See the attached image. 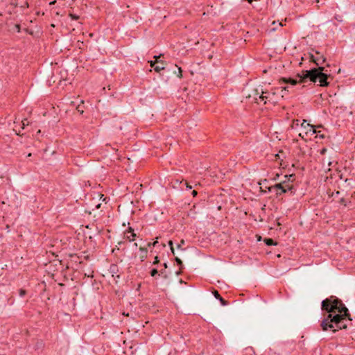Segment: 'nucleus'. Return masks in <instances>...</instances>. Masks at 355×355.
I'll list each match as a JSON object with an SVG mask.
<instances>
[{
	"label": "nucleus",
	"instance_id": "obj_1",
	"mask_svg": "<svg viewBox=\"0 0 355 355\" xmlns=\"http://www.w3.org/2000/svg\"><path fill=\"white\" fill-rule=\"evenodd\" d=\"M324 67H323L313 68L309 70H303L301 73L297 74L296 76L299 78L298 80L292 78H282L279 80V83L295 85L297 83H306L307 80H310L312 83L318 81L320 87H327L329 85L328 78L331 76L324 73Z\"/></svg>",
	"mask_w": 355,
	"mask_h": 355
},
{
	"label": "nucleus",
	"instance_id": "obj_31",
	"mask_svg": "<svg viewBox=\"0 0 355 355\" xmlns=\"http://www.w3.org/2000/svg\"><path fill=\"white\" fill-rule=\"evenodd\" d=\"M70 16L73 19H78V17L77 15H76L70 14Z\"/></svg>",
	"mask_w": 355,
	"mask_h": 355
},
{
	"label": "nucleus",
	"instance_id": "obj_4",
	"mask_svg": "<svg viewBox=\"0 0 355 355\" xmlns=\"http://www.w3.org/2000/svg\"><path fill=\"white\" fill-rule=\"evenodd\" d=\"M279 88H272L270 91L263 90V95L261 98V102H263L264 104H266L268 102L271 104H275L278 102L279 95L277 94V91Z\"/></svg>",
	"mask_w": 355,
	"mask_h": 355
},
{
	"label": "nucleus",
	"instance_id": "obj_43",
	"mask_svg": "<svg viewBox=\"0 0 355 355\" xmlns=\"http://www.w3.org/2000/svg\"><path fill=\"white\" fill-rule=\"evenodd\" d=\"M300 137H301L302 138H304V136L302 135V133H300L299 134Z\"/></svg>",
	"mask_w": 355,
	"mask_h": 355
},
{
	"label": "nucleus",
	"instance_id": "obj_23",
	"mask_svg": "<svg viewBox=\"0 0 355 355\" xmlns=\"http://www.w3.org/2000/svg\"><path fill=\"white\" fill-rule=\"evenodd\" d=\"M157 243H158V241H154L153 243H148V247L155 246V245H157Z\"/></svg>",
	"mask_w": 355,
	"mask_h": 355
},
{
	"label": "nucleus",
	"instance_id": "obj_8",
	"mask_svg": "<svg viewBox=\"0 0 355 355\" xmlns=\"http://www.w3.org/2000/svg\"><path fill=\"white\" fill-rule=\"evenodd\" d=\"M294 177H295V175L294 174H291L290 175H285L284 178H285V180L286 181V184H283V188L285 189L286 190V193L288 191H291L292 189H293V186L290 185L288 182L291 180V179L292 178V181L294 180Z\"/></svg>",
	"mask_w": 355,
	"mask_h": 355
},
{
	"label": "nucleus",
	"instance_id": "obj_34",
	"mask_svg": "<svg viewBox=\"0 0 355 355\" xmlns=\"http://www.w3.org/2000/svg\"><path fill=\"white\" fill-rule=\"evenodd\" d=\"M185 184L187 185V188L188 189H192V187H191V186H190V185H189V184H188V183H187V182H185Z\"/></svg>",
	"mask_w": 355,
	"mask_h": 355
},
{
	"label": "nucleus",
	"instance_id": "obj_41",
	"mask_svg": "<svg viewBox=\"0 0 355 355\" xmlns=\"http://www.w3.org/2000/svg\"><path fill=\"white\" fill-rule=\"evenodd\" d=\"M55 3V1H53L51 2L50 4L52 5V4H54Z\"/></svg>",
	"mask_w": 355,
	"mask_h": 355
},
{
	"label": "nucleus",
	"instance_id": "obj_22",
	"mask_svg": "<svg viewBox=\"0 0 355 355\" xmlns=\"http://www.w3.org/2000/svg\"><path fill=\"white\" fill-rule=\"evenodd\" d=\"M26 294V291L25 290H24V289L19 290V295L21 297H24Z\"/></svg>",
	"mask_w": 355,
	"mask_h": 355
},
{
	"label": "nucleus",
	"instance_id": "obj_9",
	"mask_svg": "<svg viewBox=\"0 0 355 355\" xmlns=\"http://www.w3.org/2000/svg\"><path fill=\"white\" fill-rule=\"evenodd\" d=\"M321 58H322V62H320L319 58H315L313 54L310 53V60L312 62H313L314 63H315L316 65L318 66V67H320V65L322 64L326 60V58L324 57L323 55H321Z\"/></svg>",
	"mask_w": 355,
	"mask_h": 355
},
{
	"label": "nucleus",
	"instance_id": "obj_6",
	"mask_svg": "<svg viewBox=\"0 0 355 355\" xmlns=\"http://www.w3.org/2000/svg\"><path fill=\"white\" fill-rule=\"evenodd\" d=\"M286 184V181H282L280 183L276 184L274 186L268 187V191L270 192H275L276 196H281L282 193H286L285 189L283 188V184Z\"/></svg>",
	"mask_w": 355,
	"mask_h": 355
},
{
	"label": "nucleus",
	"instance_id": "obj_28",
	"mask_svg": "<svg viewBox=\"0 0 355 355\" xmlns=\"http://www.w3.org/2000/svg\"><path fill=\"white\" fill-rule=\"evenodd\" d=\"M315 53L316 54L319 55V56H318V57H317L316 58H319V59H320V62H322V58H321V55H320V53L319 51H315Z\"/></svg>",
	"mask_w": 355,
	"mask_h": 355
},
{
	"label": "nucleus",
	"instance_id": "obj_2",
	"mask_svg": "<svg viewBox=\"0 0 355 355\" xmlns=\"http://www.w3.org/2000/svg\"><path fill=\"white\" fill-rule=\"evenodd\" d=\"M342 310L340 311V314H328L327 317L324 318L320 324L322 329L323 331H327L331 329L334 332H336L338 329H345L347 327L345 321L352 320L350 318V314L348 312L347 307H342Z\"/></svg>",
	"mask_w": 355,
	"mask_h": 355
},
{
	"label": "nucleus",
	"instance_id": "obj_42",
	"mask_svg": "<svg viewBox=\"0 0 355 355\" xmlns=\"http://www.w3.org/2000/svg\"><path fill=\"white\" fill-rule=\"evenodd\" d=\"M134 246H135V248H137V243H134Z\"/></svg>",
	"mask_w": 355,
	"mask_h": 355
},
{
	"label": "nucleus",
	"instance_id": "obj_13",
	"mask_svg": "<svg viewBox=\"0 0 355 355\" xmlns=\"http://www.w3.org/2000/svg\"><path fill=\"white\" fill-rule=\"evenodd\" d=\"M163 269H161L159 272V275H163L164 278H167L168 276L165 273V270L168 268V265L166 263H163Z\"/></svg>",
	"mask_w": 355,
	"mask_h": 355
},
{
	"label": "nucleus",
	"instance_id": "obj_7",
	"mask_svg": "<svg viewBox=\"0 0 355 355\" xmlns=\"http://www.w3.org/2000/svg\"><path fill=\"white\" fill-rule=\"evenodd\" d=\"M109 272L112 274V277L116 278L120 277L119 268L116 264H111L109 268Z\"/></svg>",
	"mask_w": 355,
	"mask_h": 355
},
{
	"label": "nucleus",
	"instance_id": "obj_29",
	"mask_svg": "<svg viewBox=\"0 0 355 355\" xmlns=\"http://www.w3.org/2000/svg\"><path fill=\"white\" fill-rule=\"evenodd\" d=\"M326 152H327V148H322V149L320 150V153L321 155H324V154L326 153Z\"/></svg>",
	"mask_w": 355,
	"mask_h": 355
},
{
	"label": "nucleus",
	"instance_id": "obj_24",
	"mask_svg": "<svg viewBox=\"0 0 355 355\" xmlns=\"http://www.w3.org/2000/svg\"><path fill=\"white\" fill-rule=\"evenodd\" d=\"M182 69L180 67H178V76L181 78L182 77Z\"/></svg>",
	"mask_w": 355,
	"mask_h": 355
},
{
	"label": "nucleus",
	"instance_id": "obj_40",
	"mask_svg": "<svg viewBox=\"0 0 355 355\" xmlns=\"http://www.w3.org/2000/svg\"><path fill=\"white\" fill-rule=\"evenodd\" d=\"M315 2H316L317 3H320V0H315Z\"/></svg>",
	"mask_w": 355,
	"mask_h": 355
},
{
	"label": "nucleus",
	"instance_id": "obj_36",
	"mask_svg": "<svg viewBox=\"0 0 355 355\" xmlns=\"http://www.w3.org/2000/svg\"><path fill=\"white\" fill-rule=\"evenodd\" d=\"M181 270H180H180H179V271H178V272H176V274H177L178 275H180V274L182 273V271H181Z\"/></svg>",
	"mask_w": 355,
	"mask_h": 355
},
{
	"label": "nucleus",
	"instance_id": "obj_27",
	"mask_svg": "<svg viewBox=\"0 0 355 355\" xmlns=\"http://www.w3.org/2000/svg\"><path fill=\"white\" fill-rule=\"evenodd\" d=\"M21 122H22V125H23V127H22V128H24V126H25L26 125H28V120H27V119H24V120H23Z\"/></svg>",
	"mask_w": 355,
	"mask_h": 355
},
{
	"label": "nucleus",
	"instance_id": "obj_16",
	"mask_svg": "<svg viewBox=\"0 0 355 355\" xmlns=\"http://www.w3.org/2000/svg\"><path fill=\"white\" fill-rule=\"evenodd\" d=\"M264 242L267 245H277V243H275L274 241V240L272 239H270V238H268V239H264Z\"/></svg>",
	"mask_w": 355,
	"mask_h": 355
},
{
	"label": "nucleus",
	"instance_id": "obj_21",
	"mask_svg": "<svg viewBox=\"0 0 355 355\" xmlns=\"http://www.w3.org/2000/svg\"><path fill=\"white\" fill-rule=\"evenodd\" d=\"M168 245L171 247V250L172 253L173 254H175V251H174V248H173V241H168Z\"/></svg>",
	"mask_w": 355,
	"mask_h": 355
},
{
	"label": "nucleus",
	"instance_id": "obj_5",
	"mask_svg": "<svg viewBox=\"0 0 355 355\" xmlns=\"http://www.w3.org/2000/svg\"><path fill=\"white\" fill-rule=\"evenodd\" d=\"M263 89L261 87L252 89V91L246 96L248 98H252L254 102L259 103L261 102V98L263 95Z\"/></svg>",
	"mask_w": 355,
	"mask_h": 355
},
{
	"label": "nucleus",
	"instance_id": "obj_20",
	"mask_svg": "<svg viewBox=\"0 0 355 355\" xmlns=\"http://www.w3.org/2000/svg\"><path fill=\"white\" fill-rule=\"evenodd\" d=\"M159 263V258L158 257V256H155L154 261L153 262V264L156 265V264H158Z\"/></svg>",
	"mask_w": 355,
	"mask_h": 355
},
{
	"label": "nucleus",
	"instance_id": "obj_39",
	"mask_svg": "<svg viewBox=\"0 0 355 355\" xmlns=\"http://www.w3.org/2000/svg\"><path fill=\"white\" fill-rule=\"evenodd\" d=\"M319 137H320V138H322V139H323V138L324 137V135H319Z\"/></svg>",
	"mask_w": 355,
	"mask_h": 355
},
{
	"label": "nucleus",
	"instance_id": "obj_35",
	"mask_svg": "<svg viewBox=\"0 0 355 355\" xmlns=\"http://www.w3.org/2000/svg\"><path fill=\"white\" fill-rule=\"evenodd\" d=\"M293 123H296V125H298L299 120H298V119L295 120V121H293Z\"/></svg>",
	"mask_w": 355,
	"mask_h": 355
},
{
	"label": "nucleus",
	"instance_id": "obj_3",
	"mask_svg": "<svg viewBox=\"0 0 355 355\" xmlns=\"http://www.w3.org/2000/svg\"><path fill=\"white\" fill-rule=\"evenodd\" d=\"M322 309L327 311L329 314L334 313L336 311L340 313L342 307H346L342 301L334 296H331L322 301Z\"/></svg>",
	"mask_w": 355,
	"mask_h": 355
},
{
	"label": "nucleus",
	"instance_id": "obj_37",
	"mask_svg": "<svg viewBox=\"0 0 355 355\" xmlns=\"http://www.w3.org/2000/svg\"><path fill=\"white\" fill-rule=\"evenodd\" d=\"M336 20L339 21H341V19H340V17H335Z\"/></svg>",
	"mask_w": 355,
	"mask_h": 355
},
{
	"label": "nucleus",
	"instance_id": "obj_45",
	"mask_svg": "<svg viewBox=\"0 0 355 355\" xmlns=\"http://www.w3.org/2000/svg\"><path fill=\"white\" fill-rule=\"evenodd\" d=\"M31 153H29V154L28 155V157H31Z\"/></svg>",
	"mask_w": 355,
	"mask_h": 355
},
{
	"label": "nucleus",
	"instance_id": "obj_33",
	"mask_svg": "<svg viewBox=\"0 0 355 355\" xmlns=\"http://www.w3.org/2000/svg\"><path fill=\"white\" fill-rule=\"evenodd\" d=\"M197 194H198V192H197L196 190H193V191H192V196H193V197L196 196H197Z\"/></svg>",
	"mask_w": 355,
	"mask_h": 355
},
{
	"label": "nucleus",
	"instance_id": "obj_44",
	"mask_svg": "<svg viewBox=\"0 0 355 355\" xmlns=\"http://www.w3.org/2000/svg\"><path fill=\"white\" fill-rule=\"evenodd\" d=\"M343 202H344V199H343V198H342V199L340 200V202H342V203H343Z\"/></svg>",
	"mask_w": 355,
	"mask_h": 355
},
{
	"label": "nucleus",
	"instance_id": "obj_14",
	"mask_svg": "<svg viewBox=\"0 0 355 355\" xmlns=\"http://www.w3.org/2000/svg\"><path fill=\"white\" fill-rule=\"evenodd\" d=\"M159 63L160 64L155 65V67H154V70L156 72H159L161 70H163L165 68L164 64L162 62L159 61Z\"/></svg>",
	"mask_w": 355,
	"mask_h": 355
},
{
	"label": "nucleus",
	"instance_id": "obj_26",
	"mask_svg": "<svg viewBox=\"0 0 355 355\" xmlns=\"http://www.w3.org/2000/svg\"><path fill=\"white\" fill-rule=\"evenodd\" d=\"M132 232H134V230L132 227H129L128 230L125 232V234H127L128 233L132 234Z\"/></svg>",
	"mask_w": 355,
	"mask_h": 355
},
{
	"label": "nucleus",
	"instance_id": "obj_30",
	"mask_svg": "<svg viewBox=\"0 0 355 355\" xmlns=\"http://www.w3.org/2000/svg\"><path fill=\"white\" fill-rule=\"evenodd\" d=\"M184 244V241L183 239L181 240L180 243L178 245V248H181V245Z\"/></svg>",
	"mask_w": 355,
	"mask_h": 355
},
{
	"label": "nucleus",
	"instance_id": "obj_46",
	"mask_svg": "<svg viewBox=\"0 0 355 355\" xmlns=\"http://www.w3.org/2000/svg\"><path fill=\"white\" fill-rule=\"evenodd\" d=\"M284 94H282L281 95V97H284Z\"/></svg>",
	"mask_w": 355,
	"mask_h": 355
},
{
	"label": "nucleus",
	"instance_id": "obj_17",
	"mask_svg": "<svg viewBox=\"0 0 355 355\" xmlns=\"http://www.w3.org/2000/svg\"><path fill=\"white\" fill-rule=\"evenodd\" d=\"M159 272L158 271V270L157 268H153L150 271V275L153 277H155L157 275H159Z\"/></svg>",
	"mask_w": 355,
	"mask_h": 355
},
{
	"label": "nucleus",
	"instance_id": "obj_38",
	"mask_svg": "<svg viewBox=\"0 0 355 355\" xmlns=\"http://www.w3.org/2000/svg\"><path fill=\"white\" fill-rule=\"evenodd\" d=\"M336 20L339 21H341V19H340V17H335Z\"/></svg>",
	"mask_w": 355,
	"mask_h": 355
},
{
	"label": "nucleus",
	"instance_id": "obj_25",
	"mask_svg": "<svg viewBox=\"0 0 355 355\" xmlns=\"http://www.w3.org/2000/svg\"><path fill=\"white\" fill-rule=\"evenodd\" d=\"M288 88L289 87L288 86H286V87H281V92H284L286 91H288Z\"/></svg>",
	"mask_w": 355,
	"mask_h": 355
},
{
	"label": "nucleus",
	"instance_id": "obj_32",
	"mask_svg": "<svg viewBox=\"0 0 355 355\" xmlns=\"http://www.w3.org/2000/svg\"><path fill=\"white\" fill-rule=\"evenodd\" d=\"M279 177V173H276L275 174V176L272 178L274 180H276L278 179V178Z\"/></svg>",
	"mask_w": 355,
	"mask_h": 355
},
{
	"label": "nucleus",
	"instance_id": "obj_19",
	"mask_svg": "<svg viewBox=\"0 0 355 355\" xmlns=\"http://www.w3.org/2000/svg\"><path fill=\"white\" fill-rule=\"evenodd\" d=\"M175 261H176L177 264L180 266V269L182 270L183 268V263L182 260L178 257H175Z\"/></svg>",
	"mask_w": 355,
	"mask_h": 355
},
{
	"label": "nucleus",
	"instance_id": "obj_18",
	"mask_svg": "<svg viewBox=\"0 0 355 355\" xmlns=\"http://www.w3.org/2000/svg\"><path fill=\"white\" fill-rule=\"evenodd\" d=\"M137 236L136 234L134 232H132L130 236L126 235L125 237L129 241H133L135 240V238Z\"/></svg>",
	"mask_w": 355,
	"mask_h": 355
},
{
	"label": "nucleus",
	"instance_id": "obj_11",
	"mask_svg": "<svg viewBox=\"0 0 355 355\" xmlns=\"http://www.w3.org/2000/svg\"><path fill=\"white\" fill-rule=\"evenodd\" d=\"M301 126L304 128H306V127H310L311 128L310 131L312 132V134L317 133L316 130H315V126L311 125L309 123H306V120H303V122L302 123Z\"/></svg>",
	"mask_w": 355,
	"mask_h": 355
},
{
	"label": "nucleus",
	"instance_id": "obj_12",
	"mask_svg": "<svg viewBox=\"0 0 355 355\" xmlns=\"http://www.w3.org/2000/svg\"><path fill=\"white\" fill-rule=\"evenodd\" d=\"M139 250L141 252V255H140L141 261H144L145 260V259L147 257L148 250L146 248H144V247H140Z\"/></svg>",
	"mask_w": 355,
	"mask_h": 355
},
{
	"label": "nucleus",
	"instance_id": "obj_15",
	"mask_svg": "<svg viewBox=\"0 0 355 355\" xmlns=\"http://www.w3.org/2000/svg\"><path fill=\"white\" fill-rule=\"evenodd\" d=\"M159 58H160V55H159V56H157V55L154 56V58H155V60H154V61H153V60L149 61L150 67H155L156 64H159Z\"/></svg>",
	"mask_w": 355,
	"mask_h": 355
},
{
	"label": "nucleus",
	"instance_id": "obj_10",
	"mask_svg": "<svg viewBox=\"0 0 355 355\" xmlns=\"http://www.w3.org/2000/svg\"><path fill=\"white\" fill-rule=\"evenodd\" d=\"M212 293H213L214 296L217 300H218L220 302V303H221V304H222L223 306H226V305H227V304H228V302H227L226 300H224V299L220 296V295L219 294V293H218V291H216V290H214V291H212Z\"/></svg>",
	"mask_w": 355,
	"mask_h": 355
}]
</instances>
